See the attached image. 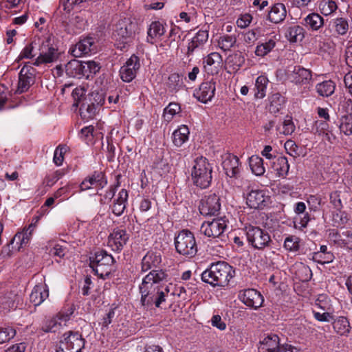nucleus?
Segmentation results:
<instances>
[{
	"label": "nucleus",
	"mask_w": 352,
	"mask_h": 352,
	"mask_svg": "<svg viewBox=\"0 0 352 352\" xmlns=\"http://www.w3.org/2000/svg\"><path fill=\"white\" fill-rule=\"evenodd\" d=\"M168 275L162 270H151L143 279L139 285L141 294V303L142 306L149 308L153 305L157 308L166 301L168 294L177 296L183 299L186 298V290L182 285H175L169 283L164 288L158 285L164 281H167Z\"/></svg>",
	"instance_id": "f257e3e1"
},
{
	"label": "nucleus",
	"mask_w": 352,
	"mask_h": 352,
	"mask_svg": "<svg viewBox=\"0 0 352 352\" xmlns=\"http://www.w3.org/2000/svg\"><path fill=\"white\" fill-rule=\"evenodd\" d=\"M234 270L232 265L225 261L212 263L201 274V280L213 287H224L234 276Z\"/></svg>",
	"instance_id": "f03ea898"
},
{
	"label": "nucleus",
	"mask_w": 352,
	"mask_h": 352,
	"mask_svg": "<svg viewBox=\"0 0 352 352\" xmlns=\"http://www.w3.org/2000/svg\"><path fill=\"white\" fill-rule=\"evenodd\" d=\"M212 167L206 157L195 158L191 173L194 184L201 188L208 187L212 181Z\"/></svg>",
	"instance_id": "7ed1b4c3"
},
{
	"label": "nucleus",
	"mask_w": 352,
	"mask_h": 352,
	"mask_svg": "<svg viewBox=\"0 0 352 352\" xmlns=\"http://www.w3.org/2000/svg\"><path fill=\"white\" fill-rule=\"evenodd\" d=\"M244 232L248 245L254 249L262 250L272 243L268 232L258 226L248 225L244 228Z\"/></svg>",
	"instance_id": "20e7f679"
},
{
	"label": "nucleus",
	"mask_w": 352,
	"mask_h": 352,
	"mask_svg": "<svg viewBox=\"0 0 352 352\" xmlns=\"http://www.w3.org/2000/svg\"><path fill=\"white\" fill-rule=\"evenodd\" d=\"M175 246L177 253L192 258L197 252V245L192 232L188 230L180 231L175 238Z\"/></svg>",
	"instance_id": "39448f33"
},
{
	"label": "nucleus",
	"mask_w": 352,
	"mask_h": 352,
	"mask_svg": "<svg viewBox=\"0 0 352 352\" xmlns=\"http://www.w3.org/2000/svg\"><path fill=\"white\" fill-rule=\"evenodd\" d=\"M114 263L113 257L104 250L96 252L90 258V267L95 274L102 278H104L111 274Z\"/></svg>",
	"instance_id": "423d86ee"
},
{
	"label": "nucleus",
	"mask_w": 352,
	"mask_h": 352,
	"mask_svg": "<svg viewBox=\"0 0 352 352\" xmlns=\"http://www.w3.org/2000/svg\"><path fill=\"white\" fill-rule=\"evenodd\" d=\"M85 346V340L78 332L65 333L60 340L56 352H81Z\"/></svg>",
	"instance_id": "0eeeda50"
},
{
	"label": "nucleus",
	"mask_w": 352,
	"mask_h": 352,
	"mask_svg": "<svg viewBox=\"0 0 352 352\" xmlns=\"http://www.w3.org/2000/svg\"><path fill=\"white\" fill-rule=\"evenodd\" d=\"M287 77L291 82L298 87L302 93L307 92L311 85V71L300 66H294L293 70H288Z\"/></svg>",
	"instance_id": "6e6552de"
},
{
	"label": "nucleus",
	"mask_w": 352,
	"mask_h": 352,
	"mask_svg": "<svg viewBox=\"0 0 352 352\" xmlns=\"http://www.w3.org/2000/svg\"><path fill=\"white\" fill-rule=\"evenodd\" d=\"M39 51V55L33 63L36 66L54 63L58 60L60 54L57 47L52 43L51 37H48L42 42Z\"/></svg>",
	"instance_id": "1a4fd4ad"
},
{
	"label": "nucleus",
	"mask_w": 352,
	"mask_h": 352,
	"mask_svg": "<svg viewBox=\"0 0 352 352\" xmlns=\"http://www.w3.org/2000/svg\"><path fill=\"white\" fill-rule=\"evenodd\" d=\"M73 310L69 309L67 311H60L55 316L45 320L41 329L45 333H56L67 326V322L71 319Z\"/></svg>",
	"instance_id": "9d476101"
},
{
	"label": "nucleus",
	"mask_w": 352,
	"mask_h": 352,
	"mask_svg": "<svg viewBox=\"0 0 352 352\" xmlns=\"http://www.w3.org/2000/svg\"><path fill=\"white\" fill-rule=\"evenodd\" d=\"M136 28L137 24L132 22L129 19H122L117 23L114 36L117 41L124 45L123 47H124L125 44L131 42L133 36L135 34Z\"/></svg>",
	"instance_id": "9b49d317"
},
{
	"label": "nucleus",
	"mask_w": 352,
	"mask_h": 352,
	"mask_svg": "<svg viewBox=\"0 0 352 352\" xmlns=\"http://www.w3.org/2000/svg\"><path fill=\"white\" fill-rule=\"evenodd\" d=\"M88 96L83 100V102L80 105V115L85 120H89L96 115L98 107L103 103V98L99 94H96Z\"/></svg>",
	"instance_id": "f8f14e48"
},
{
	"label": "nucleus",
	"mask_w": 352,
	"mask_h": 352,
	"mask_svg": "<svg viewBox=\"0 0 352 352\" xmlns=\"http://www.w3.org/2000/svg\"><path fill=\"white\" fill-rule=\"evenodd\" d=\"M227 226L226 221L223 218H217L212 221H204L200 231L205 236L214 239L222 236Z\"/></svg>",
	"instance_id": "ddd939ff"
},
{
	"label": "nucleus",
	"mask_w": 352,
	"mask_h": 352,
	"mask_svg": "<svg viewBox=\"0 0 352 352\" xmlns=\"http://www.w3.org/2000/svg\"><path fill=\"white\" fill-rule=\"evenodd\" d=\"M238 298L244 305L256 310L260 308L264 302L261 294L254 289L241 290Z\"/></svg>",
	"instance_id": "4468645a"
},
{
	"label": "nucleus",
	"mask_w": 352,
	"mask_h": 352,
	"mask_svg": "<svg viewBox=\"0 0 352 352\" xmlns=\"http://www.w3.org/2000/svg\"><path fill=\"white\" fill-rule=\"evenodd\" d=\"M140 67V59L135 55H132L120 67L119 73L120 78L126 82H131L136 76Z\"/></svg>",
	"instance_id": "2eb2a0df"
},
{
	"label": "nucleus",
	"mask_w": 352,
	"mask_h": 352,
	"mask_svg": "<svg viewBox=\"0 0 352 352\" xmlns=\"http://www.w3.org/2000/svg\"><path fill=\"white\" fill-rule=\"evenodd\" d=\"M246 204L253 209H263L269 203L270 197L263 190L251 189L245 195Z\"/></svg>",
	"instance_id": "dca6fc26"
},
{
	"label": "nucleus",
	"mask_w": 352,
	"mask_h": 352,
	"mask_svg": "<svg viewBox=\"0 0 352 352\" xmlns=\"http://www.w3.org/2000/svg\"><path fill=\"white\" fill-rule=\"evenodd\" d=\"M221 208L220 198L214 193L205 196L199 206L200 213L204 216L215 215Z\"/></svg>",
	"instance_id": "f3484780"
},
{
	"label": "nucleus",
	"mask_w": 352,
	"mask_h": 352,
	"mask_svg": "<svg viewBox=\"0 0 352 352\" xmlns=\"http://www.w3.org/2000/svg\"><path fill=\"white\" fill-rule=\"evenodd\" d=\"M129 239V234L123 229H114L108 237V246L114 252H120Z\"/></svg>",
	"instance_id": "a211bd4d"
},
{
	"label": "nucleus",
	"mask_w": 352,
	"mask_h": 352,
	"mask_svg": "<svg viewBox=\"0 0 352 352\" xmlns=\"http://www.w3.org/2000/svg\"><path fill=\"white\" fill-rule=\"evenodd\" d=\"M216 80L212 78L209 81L203 82L198 89L195 90L194 96L200 102L206 103L214 96Z\"/></svg>",
	"instance_id": "6ab92c4d"
},
{
	"label": "nucleus",
	"mask_w": 352,
	"mask_h": 352,
	"mask_svg": "<svg viewBox=\"0 0 352 352\" xmlns=\"http://www.w3.org/2000/svg\"><path fill=\"white\" fill-rule=\"evenodd\" d=\"M350 29L349 20L346 17L337 16L332 19L329 24V30L333 37L344 36Z\"/></svg>",
	"instance_id": "aec40b11"
},
{
	"label": "nucleus",
	"mask_w": 352,
	"mask_h": 352,
	"mask_svg": "<svg viewBox=\"0 0 352 352\" xmlns=\"http://www.w3.org/2000/svg\"><path fill=\"white\" fill-rule=\"evenodd\" d=\"M222 62L223 58L220 54L212 52L203 59L204 69L208 75H216L221 68Z\"/></svg>",
	"instance_id": "412c9836"
},
{
	"label": "nucleus",
	"mask_w": 352,
	"mask_h": 352,
	"mask_svg": "<svg viewBox=\"0 0 352 352\" xmlns=\"http://www.w3.org/2000/svg\"><path fill=\"white\" fill-rule=\"evenodd\" d=\"M34 82V69L30 66H23L19 73L18 87L16 92L22 94L27 91Z\"/></svg>",
	"instance_id": "4be33fe9"
},
{
	"label": "nucleus",
	"mask_w": 352,
	"mask_h": 352,
	"mask_svg": "<svg viewBox=\"0 0 352 352\" xmlns=\"http://www.w3.org/2000/svg\"><path fill=\"white\" fill-rule=\"evenodd\" d=\"M107 184L104 175L102 172H94L85 178L80 185L82 191L91 188L102 189Z\"/></svg>",
	"instance_id": "5701e85b"
},
{
	"label": "nucleus",
	"mask_w": 352,
	"mask_h": 352,
	"mask_svg": "<svg viewBox=\"0 0 352 352\" xmlns=\"http://www.w3.org/2000/svg\"><path fill=\"white\" fill-rule=\"evenodd\" d=\"M96 50L94 39L92 37H86L80 39L71 49V53L75 57H80L95 52Z\"/></svg>",
	"instance_id": "b1692460"
},
{
	"label": "nucleus",
	"mask_w": 352,
	"mask_h": 352,
	"mask_svg": "<svg viewBox=\"0 0 352 352\" xmlns=\"http://www.w3.org/2000/svg\"><path fill=\"white\" fill-rule=\"evenodd\" d=\"M23 302L21 296L14 293H9L0 296V309L6 312L14 311L17 308L23 309Z\"/></svg>",
	"instance_id": "393cba45"
},
{
	"label": "nucleus",
	"mask_w": 352,
	"mask_h": 352,
	"mask_svg": "<svg viewBox=\"0 0 352 352\" xmlns=\"http://www.w3.org/2000/svg\"><path fill=\"white\" fill-rule=\"evenodd\" d=\"M222 166L227 176L236 177L241 171L239 159L234 155L229 154L224 158Z\"/></svg>",
	"instance_id": "a878e982"
},
{
	"label": "nucleus",
	"mask_w": 352,
	"mask_h": 352,
	"mask_svg": "<svg viewBox=\"0 0 352 352\" xmlns=\"http://www.w3.org/2000/svg\"><path fill=\"white\" fill-rule=\"evenodd\" d=\"M208 36L207 30H199L188 44L186 52L188 56L192 55L196 50L201 48L208 41Z\"/></svg>",
	"instance_id": "bb28decb"
},
{
	"label": "nucleus",
	"mask_w": 352,
	"mask_h": 352,
	"mask_svg": "<svg viewBox=\"0 0 352 352\" xmlns=\"http://www.w3.org/2000/svg\"><path fill=\"white\" fill-rule=\"evenodd\" d=\"M36 228L35 223H30L28 227L25 228L21 232H17L12 239V243H16L17 245V250L19 251L21 248L26 246L32 236V234Z\"/></svg>",
	"instance_id": "cd10ccee"
},
{
	"label": "nucleus",
	"mask_w": 352,
	"mask_h": 352,
	"mask_svg": "<svg viewBox=\"0 0 352 352\" xmlns=\"http://www.w3.org/2000/svg\"><path fill=\"white\" fill-rule=\"evenodd\" d=\"M162 263V255L159 251H148L142 259V270L146 272L158 267Z\"/></svg>",
	"instance_id": "c85d7f7f"
},
{
	"label": "nucleus",
	"mask_w": 352,
	"mask_h": 352,
	"mask_svg": "<svg viewBox=\"0 0 352 352\" xmlns=\"http://www.w3.org/2000/svg\"><path fill=\"white\" fill-rule=\"evenodd\" d=\"M280 344L279 337L276 334H269L259 342V352H276Z\"/></svg>",
	"instance_id": "c756f323"
},
{
	"label": "nucleus",
	"mask_w": 352,
	"mask_h": 352,
	"mask_svg": "<svg viewBox=\"0 0 352 352\" xmlns=\"http://www.w3.org/2000/svg\"><path fill=\"white\" fill-rule=\"evenodd\" d=\"M49 296V290L46 285H36L30 295V302L34 307L40 305Z\"/></svg>",
	"instance_id": "7c9ffc66"
},
{
	"label": "nucleus",
	"mask_w": 352,
	"mask_h": 352,
	"mask_svg": "<svg viewBox=\"0 0 352 352\" xmlns=\"http://www.w3.org/2000/svg\"><path fill=\"white\" fill-rule=\"evenodd\" d=\"M324 20L318 13L311 12L302 21V24L311 31H318L323 27Z\"/></svg>",
	"instance_id": "2f4dec72"
},
{
	"label": "nucleus",
	"mask_w": 352,
	"mask_h": 352,
	"mask_svg": "<svg viewBox=\"0 0 352 352\" xmlns=\"http://www.w3.org/2000/svg\"><path fill=\"white\" fill-rule=\"evenodd\" d=\"M164 33V25L158 21H153L148 28L146 40L150 43H155Z\"/></svg>",
	"instance_id": "473e14b6"
},
{
	"label": "nucleus",
	"mask_w": 352,
	"mask_h": 352,
	"mask_svg": "<svg viewBox=\"0 0 352 352\" xmlns=\"http://www.w3.org/2000/svg\"><path fill=\"white\" fill-rule=\"evenodd\" d=\"M304 28L298 25L288 26L285 29V36L290 43L300 42L305 37Z\"/></svg>",
	"instance_id": "72a5a7b5"
},
{
	"label": "nucleus",
	"mask_w": 352,
	"mask_h": 352,
	"mask_svg": "<svg viewBox=\"0 0 352 352\" xmlns=\"http://www.w3.org/2000/svg\"><path fill=\"white\" fill-rule=\"evenodd\" d=\"M332 325L333 330L338 335L346 337L349 335L351 327L347 318L338 316L333 320Z\"/></svg>",
	"instance_id": "f704fd0d"
},
{
	"label": "nucleus",
	"mask_w": 352,
	"mask_h": 352,
	"mask_svg": "<svg viewBox=\"0 0 352 352\" xmlns=\"http://www.w3.org/2000/svg\"><path fill=\"white\" fill-rule=\"evenodd\" d=\"M128 199V192L125 189H122L111 206L113 213L116 216H120L124 211Z\"/></svg>",
	"instance_id": "c9c22d12"
},
{
	"label": "nucleus",
	"mask_w": 352,
	"mask_h": 352,
	"mask_svg": "<svg viewBox=\"0 0 352 352\" xmlns=\"http://www.w3.org/2000/svg\"><path fill=\"white\" fill-rule=\"evenodd\" d=\"M287 10L283 3L274 4L268 14V18L270 21L274 23L282 22L286 17Z\"/></svg>",
	"instance_id": "e433bc0d"
},
{
	"label": "nucleus",
	"mask_w": 352,
	"mask_h": 352,
	"mask_svg": "<svg viewBox=\"0 0 352 352\" xmlns=\"http://www.w3.org/2000/svg\"><path fill=\"white\" fill-rule=\"evenodd\" d=\"M278 41L276 35H270L268 36L265 42L256 46L255 54L258 56H264L270 53L276 46Z\"/></svg>",
	"instance_id": "4c0bfd02"
},
{
	"label": "nucleus",
	"mask_w": 352,
	"mask_h": 352,
	"mask_svg": "<svg viewBox=\"0 0 352 352\" xmlns=\"http://www.w3.org/2000/svg\"><path fill=\"white\" fill-rule=\"evenodd\" d=\"M190 131L186 125H181L173 133V142L175 146L179 147L188 140Z\"/></svg>",
	"instance_id": "58836bf2"
},
{
	"label": "nucleus",
	"mask_w": 352,
	"mask_h": 352,
	"mask_svg": "<svg viewBox=\"0 0 352 352\" xmlns=\"http://www.w3.org/2000/svg\"><path fill=\"white\" fill-rule=\"evenodd\" d=\"M65 72L68 77L82 78V61L73 59L65 65Z\"/></svg>",
	"instance_id": "ea45409f"
},
{
	"label": "nucleus",
	"mask_w": 352,
	"mask_h": 352,
	"mask_svg": "<svg viewBox=\"0 0 352 352\" xmlns=\"http://www.w3.org/2000/svg\"><path fill=\"white\" fill-rule=\"evenodd\" d=\"M272 168L279 177H285L289 169V165L286 157L279 156L275 158Z\"/></svg>",
	"instance_id": "a19ab883"
},
{
	"label": "nucleus",
	"mask_w": 352,
	"mask_h": 352,
	"mask_svg": "<svg viewBox=\"0 0 352 352\" xmlns=\"http://www.w3.org/2000/svg\"><path fill=\"white\" fill-rule=\"evenodd\" d=\"M101 68L100 64L94 60L82 62V77L89 78L93 77Z\"/></svg>",
	"instance_id": "79ce46f5"
},
{
	"label": "nucleus",
	"mask_w": 352,
	"mask_h": 352,
	"mask_svg": "<svg viewBox=\"0 0 352 352\" xmlns=\"http://www.w3.org/2000/svg\"><path fill=\"white\" fill-rule=\"evenodd\" d=\"M336 83L331 80H324L316 86V92L322 97H329L335 91Z\"/></svg>",
	"instance_id": "37998d69"
},
{
	"label": "nucleus",
	"mask_w": 352,
	"mask_h": 352,
	"mask_svg": "<svg viewBox=\"0 0 352 352\" xmlns=\"http://www.w3.org/2000/svg\"><path fill=\"white\" fill-rule=\"evenodd\" d=\"M269 110L272 113H278L284 107L285 98L279 93H275L269 97Z\"/></svg>",
	"instance_id": "c03bdc74"
},
{
	"label": "nucleus",
	"mask_w": 352,
	"mask_h": 352,
	"mask_svg": "<svg viewBox=\"0 0 352 352\" xmlns=\"http://www.w3.org/2000/svg\"><path fill=\"white\" fill-rule=\"evenodd\" d=\"M249 166L252 173L256 176L263 175L265 172L263 160L258 155H252L249 158Z\"/></svg>",
	"instance_id": "a18cd8bd"
},
{
	"label": "nucleus",
	"mask_w": 352,
	"mask_h": 352,
	"mask_svg": "<svg viewBox=\"0 0 352 352\" xmlns=\"http://www.w3.org/2000/svg\"><path fill=\"white\" fill-rule=\"evenodd\" d=\"M268 79L265 76H258L255 81V94L256 98H263L266 95V89L268 84Z\"/></svg>",
	"instance_id": "49530a36"
},
{
	"label": "nucleus",
	"mask_w": 352,
	"mask_h": 352,
	"mask_svg": "<svg viewBox=\"0 0 352 352\" xmlns=\"http://www.w3.org/2000/svg\"><path fill=\"white\" fill-rule=\"evenodd\" d=\"M296 126L292 117L286 116L284 120L276 127V131L279 134L284 135H292L295 131Z\"/></svg>",
	"instance_id": "de8ad7c7"
},
{
	"label": "nucleus",
	"mask_w": 352,
	"mask_h": 352,
	"mask_svg": "<svg viewBox=\"0 0 352 352\" xmlns=\"http://www.w3.org/2000/svg\"><path fill=\"white\" fill-rule=\"evenodd\" d=\"M339 129L340 132L345 135H351L352 134V115L346 114L339 120Z\"/></svg>",
	"instance_id": "09e8293b"
},
{
	"label": "nucleus",
	"mask_w": 352,
	"mask_h": 352,
	"mask_svg": "<svg viewBox=\"0 0 352 352\" xmlns=\"http://www.w3.org/2000/svg\"><path fill=\"white\" fill-rule=\"evenodd\" d=\"M318 7L320 12L324 16H329L338 9L337 3L333 0H321Z\"/></svg>",
	"instance_id": "8fccbe9b"
},
{
	"label": "nucleus",
	"mask_w": 352,
	"mask_h": 352,
	"mask_svg": "<svg viewBox=\"0 0 352 352\" xmlns=\"http://www.w3.org/2000/svg\"><path fill=\"white\" fill-rule=\"evenodd\" d=\"M181 112V107L178 103L170 102L164 109L163 112V118L165 121L170 122L173 117Z\"/></svg>",
	"instance_id": "3c124183"
},
{
	"label": "nucleus",
	"mask_w": 352,
	"mask_h": 352,
	"mask_svg": "<svg viewBox=\"0 0 352 352\" xmlns=\"http://www.w3.org/2000/svg\"><path fill=\"white\" fill-rule=\"evenodd\" d=\"M234 36L223 34L218 40V46L223 51H229L236 43Z\"/></svg>",
	"instance_id": "603ef678"
},
{
	"label": "nucleus",
	"mask_w": 352,
	"mask_h": 352,
	"mask_svg": "<svg viewBox=\"0 0 352 352\" xmlns=\"http://www.w3.org/2000/svg\"><path fill=\"white\" fill-rule=\"evenodd\" d=\"M16 333L15 329L11 326L0 327V344L8 342L14 338Z\"/></svg>",
	"instance_id": "864d4df0"
},
{
	"label": "nucleus",
	"mask_w": 352,
	"mask_h": 352,
	"mask_svg": "<svg viewBox=\"0 0 352 352\" xmlns=\"http://www.w3.org/2000/svg\"><path fill=\"white\" fill-rule=\"evenodd\" d=\"M316 306L323 311H331L333 306L330 298L325 294H320L316 300Z\"/></svg>",
	"instance_id": "5fc2aeb1"
},
{
	"label": "nucleus",
	"mask_w": 352,
	"mask_h": 352,
	"mask_svg": "<svg viewBox=\"0 0 352 352\" xmlns=\"http://www.w3.org/2000/svg\"><path fill=\"white\" fill-rule=\"evenodd\" d=\"M300 239L296 236H289L285 238L284 248L290 252H296L300 248Z\"/></svg>",
	"instance_id": "6e6d98bb"
},
{
	"label": "nucleus",
	"mask_w": 352,
	"mask_h": 352,
	"mask_svg": "<svg viewBox=\"0 0 352 352\" xmlns=\"http://www.w3.org/2000/svg\"><path fill=\"white\" fill-rule=\"evenodd\" d=\"M310 219V215L308 212L303 214L302 216V214L298 215L294 218V227L296 229L303 230L307 228Z\"/></svg>",
	"instance_id": "4d7b16f0"
},
{
	"label": "nucleus",
	"mask_w": 352,
	"mask_h": 352,
	"mask_svg": "<svg viewBox=\"0 0 352 352\" xmlns=\"http://www.w3.org/2000/svg\"><path fill=\"white\" fill-rule=\"evenodd\" d=\"M97 0H60V6L63 7L64 11L69 13L76 6H78L83 2L96 1Z\"/></svg>",
	"instance_id": "13d9d810"
},
{
	"label": "nucleus",
	"mask_w": 352,
	"mask_h": 352,
	"mask_svg": "<svg viewBox=\"0 0 352 352\" xmlns=\"http://www.w3.org/2000/svg\"><path fill=\"white\" fill-rule=\"evenodd\" d=\"M15 250H17V246H14V243H12L11 240L8 244L2 248L0 252V261H4L12 257Z\"/></svg>",
	"instance_id": "bf43d9fd"
},
{
	"label": "nucleus",
	"mask_w": 352,
	"mask_h": 352,
	"mask_svg": "<svg viewBox=\"0 0 352 352\" xmlns=\"http://www.w3.org/2000/svg\"><path fill=\"white\" fill-rule=\"evenodd\" d=\"M330 129V126L329 124V121H323V120H316L314 122L312 126V133L314 135H318L319 133H324L326 131Z\"/></svg>",
	"instance_id": "052dcab7"
},
{
	"label": "nucleus",
	"mask_w": 352,
	"mask_h": 352,
	"mask_svg": "<svg viewBox=\"0 0 352 352\" xmlns=\"http://www.w3.org/2000/svg\"><path fill=\"white\" fill-rule=\"evenodd\" d=\"M67 148L65 146L59 145L54 153V162L57 166H60L63 162V155L66 153Z\"/></svg>",
	"instance_id": "680f3d73"
},
{
	"label": "nucleus",
	"mask_w": 352,
	"mask_h": 352,
	"mask_svg": "<svg viewBox=\"0 0 352 352\" xmlns=\"http://www.w3.org/2000/svg\"><path fill=\"white\" fill-rule=\"evenodd\" d=\"M86 90L81 87L75 88L72 91V97L75 100V105L78 106L80 103L83 102V100L86 98L85 96Z\"/></svg>",
	"instance_id": "e2e57ef3"
},
{
	"label": "nucleus",
	"mask_w": 352,
	"mask_h": 352,
	"mask_svg": "<svg viewBox=\"0 0 352 352\" xmlns=\"http://www.w3.org/2000/svg\"><path fill=\"white\" fill-rule=\"evenodd\" d=\"M330 202L333 206L334 208L338 211H341L342 208V204L340 198V192L334 191L330 194Z\"/></svg>",
	"instance_id": "0e129e2a"
},
{
	"label": "nucleus",
	"mask_w": 352,
	"mask_h": 352,
	"mask_svg": "<svg viewBox=\"0 0 352 352\" xmlns=\"http://www.w3.org/2000/svg\"><path fill=\"white\" fill-rule=\"evenodd\" d=\"M313 258L319 263L324 264L333 261L334 256L331 253H314Z\"/></svg>",
	"instance_id": "69168bd1"
},
{
	"label": "nucleus",
	"mask_w": 352,
	"mask_h": 352,
	"mask_svg": "<svg viewBox=\"0 0 352 352\" xmlns=\"http://www.w3.org/2000/svg\"><path fill=\"white\" fill-rule=\"evenodd\" d=\"M64 175L62 170H58L53 173L51 175L47 176L45 179V183L48 186H52L58 180Z\"/></svg>",
	"instance_id": "338daca9"
},
{
	"label": "nucleus",
	"mask_w": 352,
	"mask_h": 352,
	"mask_svg": "<svg viewBox=\"0 0 352 352\" xmlns=\"http://www.w3.org/2000/svg\"><path fill=\"white\" fill-rule=\"evenodd\" d=\"M321 197L318 195H309L307 197V203L309 206V208L314 211L318 210L319 206L321 204Z\"/></svg>",
	"instance_id": "774afa93"
}]
</instances>
